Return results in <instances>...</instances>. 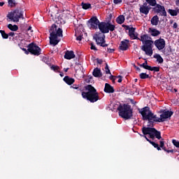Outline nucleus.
I'll use <instances>...</instances> for the list:
<instances>
[{
	"label": "nucleus",
	"instance_id": "nucleus-1",
	"mask_svg": "<svg viewBox=\"0 0 179 179\" xmlns=\"http://www.w3.org/2000/svg\"><path fill=\"white\" fill-rule=\"evenodd\" d=\"M139 40L144 44L141 46L142 51L145 52L146 55H149L152 57L153 55V43L154 41L152 40V37L148 36V34H144L141 36V38L137 39Z\"/></svg>",
	"mask_w": 179,
	"mask_h": 179
},
{
	"label": "nucleus",
	"instance_id": "nucleus-2",
	"mask_svg": "<svg viewBox=\"0 0 179 179\" xmlns=\"http://www.w3.org/2000/svg\"><path fill=\"white\" fill-rule=\"evenodd\" d=\"M85 90L87 92H82V97L83 99H86L90 103H96V101H99V92H97V90L94 88L92 85H88L85 86Z\"/></svg>",
	"mask_w": 179,
	"mask_h": 179
},
{
	"label": "nucleus",
	"instance_id": "nucleus-3",
	"mask_svg": "<svg viewBox=\"0 0 179 179\" xmlns=\"http://www.w3.org/2000/svg\"><path fill=\"white\" fill-rule=\"evenodd\" d=\"M117 111H119V115L124 120H132L134 117V109L131 105L128 103H124L123 105H120L117 107Z\"/></svg>",
	"mask_w": 179,
	"mask_h": 179
},
{
	"label": "nucleus",
	"instance_id": "nucleus-4",
	"mask_svg": "<svg viewBox=\"0 0 179 179\" xmlns=\"http://www.w3.org/2000/svg\"><path fill=\"white\" fill-rule=\"evenodd\" d=\"M57 24H52L49 33H50V43L53 45H57L59 41H58V37H63L62 34L63 31L62 29L58 28L57 29Z\"/></svg>",
	"mask_w": 179,
	"mask_h": 179
},
{
	"label": "nucleus",
	"instance_id": "nucleus-5",
	"mask_svg": "<svg viewBox=\"0 0 179 179\" xmlns=\"http://www.w3.org/2000/svg\"><path fill=\"white\" fill-rule=\"evenodd\" d=\"M142 132L143 134H140V136L145 139L148 138L146 135H149V138L152 139V141H155V138L159 140L162 139V132L157 131L155 127H143L142 128Z\"/></svg>",
	"mask_w": 179,
	"mask_h": 179
},
{
	"label": "nucleus",
	"instance_id": "nucleus-6",
	"mask_svg": "<svg viewBox=\"0 0 179 179\" xmlns=\"http://www.w3.org/2000/svg\"><path fill=\"white\" fill-rule=\"evenodd\" d=\"M98 28L101 31L100 33H102V34H107V33L115 30V25L111 24L110 21L108 22H101L99 24Z\"/></svg>",
	"mask_w": 179,
	"mask_h": 179
},
{
	"label": "nucleus",
	"instance_id": "nucleus-7",
	"mask_svg": "<svg viewBox=\"0 0 179 179\" xmlns=\"http://www.w3.org/2000/svg\"><path fill=\"white\" fill-rule=\"evenodd\" d=\"M7 17L13 22H19V19H24L23 17V10L21 9H16L13 12H10L7 15Z\"/></svg>",
	"mask_w": 179,
	"mask_h": 179
},
{
	"label": "nucleus",
	"instance_id": "nucleus-8",
	"mask_svg": "<svg viewBox=\"0 0 179 179\" xmlns=\"http://www.w3.org/2000/svg\"><path fill=\"white\" fill-rule=\"evenodd\" d=\"M94 38H95L97 45L101 47H108V44L106 43V35L103 33L96 32Z\"/></svg>",
	"mask_w": 179,
	"mask_h": 179
},
{
	"label": "nucleus",
	"instance_id": "nucleus-9",
	"mask_svg": "<svg viewBox=\"0 0 179 179\" xmlns=\"http://www.w3.org/2000/svg\"><path fill=\"white\" fill-rule=\"evenodd\" d=\"M28 52H30L31 55H35L38 57V55H41V48L38 47L37 44L34 43H31L28 45Z\"/></svg>",
	"mask_w": 179,
	"mask_h": 179
},
{
	"label": "nucleus",
	"instance_id": "nucleus-10",
	"mask_svg": "<svg viewBox=\"0 0 179 179\" xmlns=\"http://www.w3.org/2000/svg\"><path fill=\"white\" fill-rule=\"evenodd\" d=\"M158 114H160L159 121L164 122L166 120L171 118V116L174 114V112L167 110L166 109H161L159 111H158Z\"/></svg>",
	"mask_w": 179,
	"mask_h": 179
},
{
	"label": "nucleus",
	"instance_id": "nucleus-11",
	"mask_svg": "<svg viewBox=\"0 0 179 179\" xmlns=\"http://www.w3.org/2000/svg\"><path fill=\"white\" fill-rule=\"evenodd\" d=\"M87 24L91 29L96 30L99 27V24H100V21L96 16H94L87 21Z\"/></svg>",
	"mask_w": 179,
	"mask_h": 179
},
{
	"label": "nucleus",
	"instance_id": "nucleus-12",
	"mask_svg": "<svg viewBox=\"0 0 179 179\" xmlns=\"http://www.w3.org/2000/svg\"><path fill=\"white\" fill-rule=\"evenodd\" d=\"M138 113L142 115L143 121H148L149 120L150 114L152 113L150 108L145 106L141 109H138Z\"/></svg>",
	"mask_w": 179,
	"mask_h": 179
},
{
	"label": "nucleus",
	"instance_id": "nucleus-13",
	"mask_svg": "<svg viewBox=\"0 0 179 179\" xmlns=\"http://www.w3.org/2000/svg\"><path fill=\"white\" fill-rule=\"evenodd\" d=\"M152 10L155 13H157V15L159 14V16H167V12L166 11L164 6L157 3L155 6L152 8Z\"/></svg>",
	"mask_w": 179,
	"mask_h": 179
},
{
	"label": "nucleus",
	"instance_id": "nucleus-14",
	"mask_svg": "<svg viewBox=\"0 0 179 179\" xmlns=\"http://www.w3.org/2000/svg\"><path fill=\"white\" fill-rule=\"evenodd\" d=\"M149 119H148V127L149 128L154 127L155 122H162L160 121V117H157V115H155L154 113L151 112V113L149 114Z\"/></svg>",
	"mask_w": 179,
	"mask_h": 179
},
{
	"label": "nucleus",
	"instance_id": "nucleus-15",
	"mask_svg": "<svg viewBox=\"0 0 179 179\" xmlns=\"http://www.w3.org/2000/svg\"><path fill=\"white\" fill-rule=\"evenodd\" d=\"M154 44L155 47L159 50V51H162L166 47V41L164 38H160L155 41Z\"/></svg>",
	"mask_w": 179,
	"mask_h": 179
},
{
	"label": "nucleus",
	"instance_id": "nucleus-16",
	"mask_svg": "<svg viewBox=\"0 0 179 179\" xmlns=\"http://www.w3.org/2000/svg\"><path fill=\"white\" fill-rule=\"evenodd\" d=\"M129 48V40L124 39L120 42L119 50L127 51Z\"/></svg>",
	"mask_w": 179,
	"mask_h": 179
},
{
	"label": "nucleus",
	"instance_id": "nucleus-17",
	"mask_svg": "<svg viewBox=\"0 0 179 179\" xmlns=\"http://www.w3.org/2000/svg\"><path fill=\"white\" fill-rule=\"evenodd\" d=\"M135 30H136V28H134V27H130V29H129V36L131 40H139L138 33H136Z\"/></svg>",
	"mask_w": 179,
	"mask_h": 179
},
{
	"label": "nucleus",
	"instance_id": "nucleus-18",
	"mask_svg": "<svg viewBox=\"0 0 179 179\" xmlns=\"http://www.w3.org/2000/svg\"><path fill=\"white\" fill-rule=\"evenodd\" d=\"M64 82H65V83H66V85H69V86H72V85H73V83H75V78H71L68 76H66L64 78H63Z\"/></svg>",
	"mask_w": 179,
	"mask_h": 179
},
{
	"label": "nucleus",
	"instance_id": "nucleus-19",
	"mask_svg": "<svg viewBox=\"0 0 179 179\" xmlns=\"http://www.w3.org/2000/svg\"><path fill=\"white\" fill-rule=\"evenodd\" d=\"M103 91L105 93H114L115 90H114V87L111 86V85L108 83L105 84V87Z\"/></svg>",
	"mask_w": 179,
	"mask_h": 179
},
{
	"label": "nucleus",
	"instance_id": "nucleus-20",
	"mask_svg": "<svg viewBox=\"0 0 179 179\" xmlns=\"http://www.w3.org/2000/svg\"><path fill=\"white\" fill-rule=\"evenodd\" d=\"M75 52H73V50H67L64 55L65 59H73V58H75Z\"/></svg>",
	"mask_w": 179,
	"mask_h": 179
},
{
	"label": "nucleus",
	"instance_id": "nucleus-21",
	"mask_svg": "<svg viewBox=\"0 0 179 179\" xmlns=\"http://www.w3.org/2000/svg\"><path fill=\"white\" fill-rule=\"evenodd\" d=\"M92 75L94 78H101V76H103V73H101V69L96 67L94 69Z\"/></svg>",
	"mask_w": 179,
	"mask_h": 179
},
{
	"label": "nucleus",
	"instance_id": "nucleus-22",
	"mask_svg": "<svg viewBox=\"0 0 179 179\" xmlns=\"http://www.w3.org/2000/svg\"><path fill=\"white\" fill-rule=\"evenodd\" d=\"M150 9H152V7L140 6V13H143V15H148Z\"/></svg>",
	"mask_w": 179,
	"mask_h": 179
},
{
	"label": "nucleus",
	"instance_id": "nucleus-23",
	"mask_svg": "<svg viewBox=\"0 0 179 179\" xmlns=\"http://www.w3.org/2000/svg\"><path fill=\"white\" fill-rule=\"evenodd\" d=\"M79 87H80V85H76V84H73V85L70 86V89H75L76 90H77L76 92L77 94H80L81 93V95H82V92L83 91H82V88H79Z\"/></svg>",
	"mask_w": 179,
	"mask_h": 179
},
{
	"label": "nucleus",
	"instance_id": "nucleus-24",
	"mask_svg": "<svg viewBox=\"0 0 179 179\" xmlns=\"http://www.w3.org/2000/svg\"><path fill=\"white\" fill-rule=\"evenodd\" d=\"M149 31H150L151 36H152V37H157V36L160 34V31L155 28H149Z\"/></svg>",
	"mask_w": 179,
	"mask_h": 179
},
{
	"label": "nucleus",
	"instance_id": "nucleus-25",
	"mask_svg": "<svg viewBox=\"0 0 179 179\" xmlns=\"http://www.w3.org/2000/svg\"><path fill=\"white\" fill-rule=\"evenodd\" d=\"M151 24H152V26H157L159 24V16L155 15L152 17Z\"/></svg>",
	"mask_w": 179,
	"mask_h": 179
},
{
	"label": "nucleus",
	"instance_id": "nucleus-26",
	"mask_svg": "<svg viewBox=\"0 0 179 179\" xmlns=\"http://www.w3.org/2000/svg\"><path fill=\"white\" fill-rule=\"evenodd\" d=\"M146 141L147 142H149L150 145H152V146L155 148V149H157L158 150H162V148H160L158 143H156L154 141H152V140L149 139L148 138H146Z\"/></svg>",
	"mask_w": 179,
	"mask_h": 179
},
{
	"label": "nucleus",
	"instance_id": "nucleus-27",
	"mask_svg": "<svg viewBox=\"0 0 179 179\" xmlns=\"http://www.w3.org/2000/svg\"><path fill=\"white\" fill-rule=\"evenodd\" d=\"M124 22H125V17L124 15H119L116 18V23H117V24H122Z\"/></svg>",
	"mask_w": 179,
	"mask_h": 179
},
{
	"label": "nucleus",
	"instance_id": "nucleus-28",
	"mask_svg": "<svg viewBox=\"0 0 179 179\" xmlns=\"http://www.w3.org/2000/svg\"><path fill=\"white\" fill-rule=\"evenodd\" d=\"M81 6L83 9L85 10H87V9H92V4H90V3L82 2Z\"/></svg>",
	"mask_w": 179,
	"mask_h": 179
},
{
	"label": "nucleus",
	"instance_id": "nucleus-29",
	"mask_svg": "<svg viewBox=\"0 0 179 179\" xmlns=\"http://www.w3.org/2000/svg\"><path fill=\"white\" fill-rule=\"evenodd\" d=\"M8 29L11 30V31H17V30H19V27L16 24L13 25L12 24H9L8 25Z\"/></svg>",
	"mask_w": 179,
	"mask_h": 179
},
{
	"label": "nucleus",
	"instance_id": "nucleus-30",
	"mask_svg": "<svg viewBox=\"0 0 179 179\" xmlns=\"http://www.w3.org/2000/svg\"><path fill=\"white\" fill-rule=\"evenodd\" d=\"M154 58H156L157 62L159 64H163V62H164V59H163V57H162V56L159 54H156L154 55Z\"/></svg>",
	"mask_w": 179,
	"mask_h": 179
},
{
	"label": "nucleus",
	"instance_id": "nucleus-31",
	"mask_svg": "<svg viewBox=\"0 0 179 179\" xmlns=\"http://www.w3.org/2000/svg\"><path fill=\"white\" fill-rule=\"evenodd\" d=\"M147 3L150 5V6H156L157 4V1L156 0H145Z\"/></svg>",
	"mask_w": 179,
	"mask_h": 179
},
{
	"label": "nucleus",
	"instance_id": "nucleus-32",
	"mask_svg": "<svg viewBox=\"0 0 179 179\" xmlns=\"http://www.w3.org/2000/svg\"><path fill=\"white\" fill-rule=\"evenodd\" d=\"M75 36L76 37L77 41H82V37H83V34H82V33H80V34H79V32L76 31Z\"/></svg>",
	"mask_w": 179,
	"mask_h": 179
},
{
	"label": "nucleus",
	"instance_id": "nucleus-33",
	"mask_svg": "<svg viewBox=\"0 0 179 179\" xmlns=\"http://www.w3.org/2000/svg\"><path fill=\"white\" fill-rule=\"evenodd\" d=\"M148 71H152L154 72H159L160 71V67L159 66H150L148 69Z\"/></svg>",
	"mask_w": 179,
	"mask_h": 179
},
{
	"label": "nucleus",
	"instance_id": "nucleus-34",
	"mask_svg": "<svg viewBox=\"0 0 179 179\" xmlns=\"http://www.w3.org/2000/svg\"><path fill=\"white\" fill-rule=\"evenodd\" d=\"M141 68H143L144 69H147V71H149V68L150 66L148 65V61H145L144 63L142 64H140Z\"/></svg>",
	"mask_w": 179,
	"mask_h": 179
},
{
	"label": "nucleus",
	"instance_id": "nucleus-35",
	"mask_svg": "<svg viewBox=\"0 0 179 179\" xmlns=\"http://www.w3.org/2000/svg\"><path fill=\"white\" fill-rule=\"evenodd\" d=\"M168 13L171 15V16H177V15H178V12L173 9H169Z\"/></svg>",
	"mask_w": 179,
	"mask_h": 179
},
{
	"label": "nucleus",
	"instance_id": "nucleus-36",
	"mask_svg": "<svg viewBox=\"0 0 179 179\" xmlns=\"http://www.w3.org/2000/svg\"><path fill=\"white\" fill-rule=\"evenodd\" d=\"M0 33L1 34V37L4 39L8 38H9V35L8 34H6V32H5L4 30H0Z\"/></svg>",
	"mask_w": 179,
	"mask_h": 179
},
{
	"label": "nucleus",
	"instance_id": "nucleus-37",
	"mask_svg": "<svg viewBox=\"0 0 179 179\" xmlns=\"http://www.w3.org/2000/svg\"><path fill=\"white\" fill-rule=\"evenodd\" d=\"M140 78L141 79H148L149 78V74H147L146 73H140Z\"/></svg>",
	"mask_w": 179,
	"mask_h": 179
},
{
	"label": "nucleus",
	"instance_id": "nucleus-38",
	"mask_svg": "<svg viewBox=\"0 0 179 179\" xmlns=\"http://www.w3.org/2000/svg\"><path fill=\"white\" fill-rule=\"evenodd\" d=\"M105 72L106 75H111V71H110V69L108 68V64L106 63L105 66Z\"/></svg>",
	"mask_w": 179,
	"mask_h": 179
},
{
	"label": "nucleus",
	"instance_id": "nucleus-39",
	"mask_svg": "<svg viewBox=\"0 0 179 179\" xmlns=\"http://www.w3.org/2000/svg\"><path fill=\"white\" fill-rule=\"evenodd\" d=\"M50 69H52V71H54L55 72H57V71H59V67L55 65H52L50 66Z\"/></svg>",
	"mask_w": 179,
	"mask_h": 179
},
{
	"label": "nucleus",
	"instance_id": "nucleus-40",
	"mask_svg": "<svg viewBox=\"0 0 179 179\" xmlns=\"http://www.w3.org/2000/svg\"><path fill=\"white\" fill-rule=\"evenodd\" d=\"M8 5L13 8V6H16V3H15V0H8Z\"/></svg>",
	"mask_w": 179,
	"mask_h": 179
},
{
	"label": "nucleus",
	"instance_id": "nucleus-41",
	"mask_svg": "<svg viewBox=\"0 0 179 179\" xmlns=\"http://www.w3.org/2000/svg\"><path fill=\"white\" fill-rule=\"evenodd\" d=\"M172 143L176 148H179V141L176 140H172Z\"/></svg>",
	"mask_w": 179,
	"mask_h": 179
},
{
	"label": "nucleus",
	"instance_id": "nucleus-42",
	"mask_svg": "<svg viewBox=\"0 0 179 179\" xmlns=\"http://www.w3.org/2000/svg\"><path fill=\"white\" fill-rule=\"evenodd\" d=\"M115 79H118L117 82L118 83H121V82H122V76H117L115 77Z\"/></svg>",
	"mask_w": 179,
	"mask_h": 179
},
{
	"label": "nucleus",
	"instance_id": "nucleus-43",
	"mask_svg": "<svg viewBox=\"0 0 179 179\" xmlns=\"http://www.w3.org/2000/svg\"><path fill=\"white\" fill-rule=\"evenodd\" d=\"M91 50H94V51H97V48H96V45H94V44L91 43Z\"/></svg>",
	"mask_w": 179,
	"mask_h": 179
},
{
	"label": "nucleus",
	"instance_id": "nucleus-44",
	"mask_svg": "<svg viewBox=\"0 0 179 179\" xmlns=\"http://www.w3.org/2000/svg\"><path fill=\"white\" fill-rule=\"evenodd\" d=\"M96 62H97V64H99V65H101V64H103V59L97 58V59H96Z\"/></svg>",
	"mask_w": 179,
	"mask_h": 179
},
{
	"label": "nucleus",
	"instance_id": "nucleus-45",
	"mask_svg": "<svg viewBox=\"0 0 179 179\" xmlns=\"http://www.w3.org/2000/svg\"><path fill=\"white\" fill-rule=\"evenodd\" d=\"M20 30L21 31H24V30H26V26H24V24H22L20 27Z\"/></svg>",
	"mask_w": 179,
	"mask_h": 179
},
{
	"label": "nucleus",
	"instance_id": "nucleus-46",
	"mask_svg": "<svg viewBox=\"0 0 179 179\" xmlns=\"http://www.w3.org/2000/svg\"><path fill=\"white\" fill-rule=\"evenodd\" d=\"M121 2H122V0H113V3L115 5H118V3H121Z\"/></svg>",
	"mask_w": 179,
	"mask_h": 179
},
{
	"label": "nucleus",
	"instance_id": "nucleus-47",
	"mask_svg": "<svg viewBox=\"0 0 179 179\" xmlns=\"http://www.w3.org/2000/svg\"><path fill=\"white\" fill-rule=\"evenodd\" d=\"M162 140H163V141H159V145H160V147H159V148H163V147H164V139L162 138Z\"/></svg>",
	"mask_w": 179,
	"mask_h": 179
},
{
	"label": "nucleus",
	"instance_id": "nucleus-48",
	"mask_svg": "<svg viewBox=\"0 0 179 179\" xmlns=\"http://www.w3.org/2000/svg\"><path fill=\"white\" fill-rule=\"evenodd\" d=\"M108 52H109V54H113V52H114V51H115V49H111V48H108Z\"/></svg>",
	"mask_w": 179,
	"mask_h": 179
},
{
	"label": "nucleus",
	"instance_id": "nucleus-49",
	"mask_svg": "<svg viewBox=\"0 0 179 179\" xmlns=\"http://www.w3.org/2000/svg\"><path fill=\"white\" fill-rule=\"evenodd\" d=\"M140 6H145V8H150V6H148V2L143 3V4Z\"/></svg>",
	"mask_w": 179,
	"mask_h": 179
},
{
	"label": "nucleus",
	"instance_id": "nucleus-50",
	"mask_svg": "<svg viewBox=\"0 0 179 179\" xmlns=\"http://www.w3.org/2000/svg\"><path fill=\"white\" fill-rule=\"evenodd\" d=\"M109 79H110V80H113V82H115V76H110V78H109Z\"/></svg>",
	"mask_w": 179,
	"mask_h": 179
},
{
	"label": "nucleus",
	"instance_id": "nucleus-51",
	"mask_svg": "<svg viewBox=\"0 0 179 179\" xmlns=\"http://www.w3.org/2000/svg\"><path fill=\"white\" fill-rule=\"evenodd\" d=\"M134 67L135 68V69H136V71H138V72H141V69L138 67L136 65L134 64Z\"/></svg>",
	"mask_w": 179,
	"mask_h": 179
},
{
	"label": "nucleus",
	"instance_id": "nucleus-52",
	"mask_svg": "<svg viewBox=\"0 0 179 179\" xmlns=\"http://www.w3.org/2000/svg\"><path fill=\"white\" fill-rule=\"evenodd\" d=\"M43 61H44V62H45L46 64H48V58H47V57H43Z\"/></svg>",
	"mask_w": 179,
	"mask_h": 179
},
{
	"label": "nucleus",
	"instance_id": "nucleus-53",
	"mask_svg": "<svg viewBox=\"0 0 179 179\" xmlns=\"http://www.w3.org/2000/svg\"><path fill=\"white\" fill-rule=\"evenodd\" d=\"M8 36H10V37H13L15 36V32H10L9 34H8Z\"/></svg>",
	"mask_w": 179,
	"mask_h": 179
},
{
	"label": "nucleus",
	"instance_id": "nucleus-54",
	"mask_svg": "<svg viewBox=\"0 0 179 179\" xmlns=\"http://www.w3.org/2000/svg\"><path fill=\"white\" fill-rule=\"evenodd\" d=\"M173 27L174 29H177L178 27V24H177V22H174L173 25Z\"/></svg>",
	"mask_w": 179,
	"mask_h": 179
},
{
	"label": "nucleus",
	"instance_id": "nucleus-55",
	"mask_svg": "<svg viewBox=\"0 0 179 179\" xmlns=\"http://www.w3.org/2000/svg\"><path fill=\"white\" fill-rule=\"evenodd\" d=\"M167 153H174V150H168Z\"/></svg>",
	"mask_w": 179,
	"mask_h": 179
},
{
	"label": "nucleus",
	"instance_id": "nucleus-56",
	"mask_svg": "<svg viewBox=\"0 0 179 179\" xmlns=\"http://www.w3.org/2000/svg\"><path fill=\"white\" fill-rule=\"evenodd\" d=\"M85 82L86 83H90V80L88 78V77L85 78Z\"/></svg>",
	"mask_w": 179,
	"mask_h": 179
},
{
	"label": "nucleus",
	"instance_id": "nucleus-57",
	"mask_svg": "<svg viewBox=\"0 0 179 179\" xmlns=\"http://www.w3.org/2000/svg\"><path fill=\"white\" fill-rule=\"evenodd\" d=\"M125 30H130L131 27H129V26L127 25V27L124 28Z\"/></svg>",
	"mask_w": 179,
	"mask_h": 179
},
{
	"label": "nucleus",
	"instance_id": "nucleus-58",
	"mask_svg": "<svg viewBox=\"0 0 179 179\" xmlns=\"http://www.w3.org/2000/svg\"><path fill=\"white\" fill-rule=\"evenodd\" d=\"M162 149L163 150H164V152H167V151H168V150H167V148H166V147H163V148H162Z\"/></svg>",
	"mask_w": 179,
	"mask_h": 179
},
{
	"label": "nucleus",
	"instance_id": "nucleus-59",
	"mask_svg": "<svg viewBox=\"0 0 179 179\" xmlns=\"http://www.w3.org/2000/svg\"><path fill=\"white\" fill-rule=\"evenodd\" d=\"M176 6H179V0L176 1Z\"/></svg>",
	"mask_w": 179,
	"mask_h": 179
},
{
	"label": "nucleus",
	"instance_id": "nucleus-60",
	"mask_svg": "<svg viewBox=\"0 0 179 179\" xmlns=\"http://www.w3.org/2000/svg\"><path fill=\"white\" fill-rule=\"evenodd\" d=\"M87 78H88L90 80H92V79H93V76H88Z\"/></svg>",
	"mask_w": 179,
	"mask_h": 179
},
{
	"label": "nucleus",
	"instance_id": "nucleus-61",
	"mask_svg": "<svg viewBox=\"0 0 179 179\" xmlns=\"http://www.w3.org/2000/svg\"><path fill=\"white\" fill-rule=\"evenodd\" d=\"M64 72H68L69 71V68L64 69Z\"/></svg>",
	"mask_w": 179,
	"mask_h": 179
},
{
	"label": "nucleus",
	"instance_id": "nucleus-62",
	"mask_svg": "<svg viewBox=\"0 0 179 179\" xmlns=\"http://www.w3.org/2000/svg\"><path fill=\"white\" fill-rule=\"evenodd\" d=\"M23 51H25L26 54H29V51L27 52V50H26V48H22Z\"/></svg>",
	"mask_w": 179,
	"mask_h": 179
},
{
	"label": "nucleus",
	"instance_id": "nucleus-63",
	"mask_svg": "<svg viewBox=\"0 0 179 179\" xmlns=\"http://www.w3.org/2000/svg\"><path fill=\"white\" fill-rule=\"evenodd\" d=\"M3 5H5L4 2H0V6H3Z\"/></svg>",
	"mask_w": 179,
	"mask_h": 179
},
{
	"label": "nucleus",
	"instance_id": "nucleus-64",
	"mask_svg": "<svg viewBox=\"0 0 179 179\" xmlns=\"http://www.w3.org/2000/svg\"><path fill=\"white\" fill-rule=\"evenodd\" d=\"M27 31H29V30H31V27H29L27 29Z\"/></svg>",
	"mask_w": 179,
	"mask_h": 179
}]
</instances>
